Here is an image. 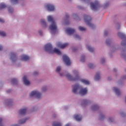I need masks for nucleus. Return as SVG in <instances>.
Instances as JSON below:
<instances>
[{
  "mask_svg": "<svg viewBox=\"0 0 126 126\" xmlns=\"http://www.w3.org/2000/svg\"><path fill=\"white\" fill-rule=\"evenodd\" d=\"M8 12H10V13L13 12V8H12L10 7H9L8 8Z\"/></svg>",
  "mask_w": 126,
  "mask_h": 126,
  "instance_id": "obj_30",
  "label": "nucleus"
},
{
  "mask_svg": "<svg viewBox=\"0 0 126 126\" xmlns=\"http://www.w3.org/2000/svg\"><path fill=\"white\" fill-rule=\"evenodd\" d=\"M32 96H35L37 99H40L41 98V94L37 91H33L30 94V97H32Z\"/></svg>",
  "mask_w": 126,
  "mask_h": 126,
  "instance_id": "obj_6",
  "label": "nucleus"
},
{
  "mask_svg": "<svg viewBox=\"0 0 126 126\" xmlns=\"http://www.w3.org/2000/svg\"><path fill=\"white\" fill-rule=\"evenodd\" d=\"M46 7L49 11H54L55 10V6L51 4H47Z\"/></svg>",
  "mask_w": 126,
  "mask_h": 126,
  "instance_id": "obj_9",
  "label": "nucleus"
},
{
  "mask_svg": "<svg viewBox=\"0 0 126 126\" xmlns=\"http://www.w3.org/2000/svg\"><path fill=\"white\" fill-rule=\"evenodd\" d=\"M74 119L76 120V121H77V122H80L81 120H82V117L80 116V115L79 114H76L74 116Z\"/></svg>",
  "mask_w": 126,
  "mask_h": 126,
  "instance_id": "obj_13",
  "label": "nucleus"
},
{
  "mask_svg": "<svg viewBox=\"0 0 126 126\" xmlns=\"http://www.w3.org/2000/svg\"><path fill=\"white\" fill-rule=\"evenodd\" d=\"M90 103V101L88 100L87 99H84L83 100L81 105H87V104H89Z\"/></svg>",
  "mask_w": 126,
  "mask_h": 126,
  "instance_id": "obj_19",
  "label": "nucleus"
},
{
  "mask_svg": "<svg viewBox=\"0 0 126 126\" xmlns=\"http://www.w3.org/2000/svg\"><path fill=\"white\" fill-rule=\"evenodd\" d=\"M63 59L65 64L67 66L70 65V64H71V62L70 61V59H69V58H68L67 56L63 55Z\"/></svg>",
  "mask_w": 126,
  "mask_h": 126,
  "instance_id": "obj_8",
  "label": "nucleus"
},
{
  "mask_svg": "<svg viewBox=\"0 0 126 126\" xmlns=\"http://www.w3.org/2000/svg\"><path fill=\"white\" fill-rule=\"evenodd\" d=\"M29 59H30L29 56L27 55L22 56V60H23V61H25L26 62L27 61H28Z\"/></svg>",
  "mask_w": 126,
  "mask_h": 126,
  "instance_id": "obj_17",
  "label": "nucleus"
},
{
  "mask_svg": "<svg viewBox=\"0 0 126 126\" xmlns=\"http://www.w3.org/2000/svg\"><path fill=\"white\" fill-rule=\"evenodd\" d=\"M78 89H80L79 92L80 95H85V94H87V89L86 88H81L80 86H79V85L78 84H76L73 86V90H72L73 93H74V94H77Z\"/></svg>",
  "mask_w": 126,
  "mask_h": 126,
  "instance_id": "obj_2",
  "label": "nucleus"
},
{
  "mask_svg": "<svg viewBox=\"0 0 126 126\" xmlns=\"http://www.w3.org/2000/svg\"><path fill=\"white\" fill-rule=\"evenodd\" d=\"M0 126H3L2 125V118H0Z\"/></svg>",
  "mask_w": 126,
  "mask_h": 126,
  "instance_id": "obj_39",
  "label": "nucleus"
},
{
  "mask_svg": "<svg viewBox=\"0 0 126 126\" xmlns=\"http://www.w3.org/2000/svg\"><path fill=\"white\" fill-rule=\"evenodd\" d=\"M108 80H111V79H110L109 77L108 78Z\"/></svg>",
  "mask_w": 126,
  "mask_h": 126,
  "instance_id": "obj_55",
  "label": "nucleus"
},
{
  "mask_svg": "<svg viewBox=\"0 0 126 126\" xmlns=\"http://www.w3.org/2000/svg\"><path fill=\"white\" fill-rule=\"evenodd\" d=\"M78 8H81V7L80 6H78Z\"/></svg>",
  "mask_w": 126,
  "mask_h": 126,
  "instance_id": "obj_57",
  "label": "nucleus"
},
{
  "mask_svg": "<svg viewBox=\"0 0 126 126\" xmlns=\"http://www.w3.org/2000/svg\"><path fill=\"white\" fill-rule=\"evenodd\" d=\"M79 30H80V31H85V30H86V28L82 27H79Z\"/></svg>",
  "mask_w": 126,
  "mask_h": 126,
  "instance_id": "obj_29",
  "label": "nucleus"
},
{
  "mask_svg": "<svg viewBox=\"0 0 126 126\" xmlns=\"http://www.w3.org/2000/svg\"><path fill=\"white\" fill-rule=\"evenodd\" d=\"M41 24H42V25H47V24H46V22H45V20H41Z\"/></svg>",
  "mask_w": 126,
  "mask_h": 126,
  "instance_id": "obj_34",
  "label": "nucleus"
},
{
  "mask_svg": "<svg viewBox=\"0 0 126 126\" xmlns=\"http://www.w3.org/2000/svg\"><path fill=\"white\" fill-rule=\"evenodd\" d=\"M10 103V101H8V103L9 104Z\"/></svg>",
  "mask_w": 126,
  "mask_h": 126,
  "instance_id": "obj_56",
  "label": "nucleus"
},
{
  "mask_svg": "<svg viewBox=\"0 0 126 126\" xmlns=\"http://www.w3.org/2000/svg\"><path fill=\"white\" fill-rule=\"evenodd\" d=\"M114 70H115V69H114Z\"/></svg>",
  "mask_w": 126,
  "mask_h": 126,
  "instance_id": "obj_60",
  "label": "nucleus"
},
{
  "mask_svg": "<svg viewBox=\"0 0 126 126\" xmlns=\"http://www.w3.org/2000/svg\"><path fill=\"white\" fill-rule=\"evenodd\" d=\"M39 33L40 35H42L43 34V32L42 31H39Z\"/></svg>",
  "mask_w": 126,
  "mask_h": 126,
  "instance_id": "obj_43",
  "label": "nucleus"
},
{
  "mask_svg": "<svg viewBox=\"0 0 126 126\" xmlns=\"http://www.w3.org/2000/svg\"><path fill=\"white\" fill-rule=\"evenodd\" d=\"M6 92H7V93H9V92H11V90H9L8 91H7Z\"/></svg>",
  "mask_w": 126,
  "mask_h": 126,
  "instance_id": "obj_49",
  "label": "nucleus"
},
{
  "mask_svg": "<svg viewBox=\"0 0 126 126\" xmlns=\"http://www.w3.org/2000/svg\"><path fill=\"white\" fill-rule=\"evenodd\" d=\"M84 19L87 25H88V26H90V27H93V26H94V25L91 22V20H92L91 17L87 15H85L84 16Z\"/></svg>",
  "mask_w": 126,
  "mask_h": 126,
  "instance_id": "obj_5",
  "label": "nucleus"
},
{
  "mask_svg": "<svg viewBox=\"0 0 126 126\" xmlns=\"http://www.w3.org/2000/svg\"><path fill=\"white\" fill-rule=\"evenodd\" d=\"M68 45V43H65L62 44L61 43L59 42L57 44V46L60 47V48H61V49H64V48H65V47H67Z\"/></svg>",
  "mask_w": 126,
  "mask_h": 126,
  "instance_id": "obj_10",
  "label": "nucleus"
},
{
  "mask_svg": "<svg viewBox=\"0 0 126 126\" xmlns=\"http://www.w3.org/2000/svg\"><path fill=\"white\" fill-rule=\"evenodd\" d=\"M53 126H62V124L59 122H54L53 124Z\"/></svg>",
  "mask_w": 126,
  "mask_h": 126,
  "instance_id": "obj_26",
  "label": "nucleus"
},
{
  "mask_svg": "<svg viewBox=\"0 0 126 126\" xmlns=\"http://www.w3.org/2000/svg\"><path fill=\"white\" fill-rule=\"evenodd\" d=\"M6 35V34L4 32H0V36H1L2 37H5V36Z\"/></svg>",
  "mask_w": 126,
  "mask_h": 126,
  "instance_id": "obj_28",
  "label": "nucleus"
},
{
  "mask_svg": "<svg viewBox=\"0 0 126 126\" xmlns=\"http://www.w3.org/2000/svg\"><path fill=\"white\" fill-rule=\"evenodd\" d=\"M10 59L13 62H15V61L17 60V57H16V55L14 53H11Z\"/></svg>",
  "mask_w": 126,
  "mask_h": 126,
  "instance_id": "obj_14",
  "label": "nucleus"
},
{
  "mask_svg": "<svg viewBox=\"0 0 126 126\" xmlns=\"http://www.w3.org/2000/svg\"><path fill=\"white\" fill-rule=\"evenodd\" d=\"M60 70H61V67L60 66L57 67L56 68L57 72H60Z\"/></svg>",
  "mask_w": 126,
  "mask_h": 126,
  "instance_id": "obj_36",
  "label": "nucleus"
},
{
  "mask_svg": "<svg viewBox=\"0 0 126 126\" xmlns=\"http://www.w3.org/2000/svg\"><path fill=\"white\" fill-rule=\"evenodd\" d=\"M23 82L25 85H30V82L27 80L26 76H24L23 77Z\"/></svg>",
  "mask_w": 126,
  "mask_h": 126,
  "instance_id": "obj_15",
  "label": "nucleus"
},
{
  "mask_svg": "<svg viewBox=\"0 0 126 126\" xmlns=\"http://www.w3.org/2000/svg\"><path fill=\"white\" fill-rule=\"evenodd\" d=\"M83 0V1H85L86 0Z\"/></svg>",
  "mask_w": 126,
  "mask_h": 126,
  "instance_id": "obj_58",
  "label": "nucleus"
},
{
  "mask_svg": "<svg viewBox=\"0 0 126 126\" xmlns=\"http://www.w3.org/2000/svg\"><path fill=\"white\" fill-rule=\"evenodd\" d=\"M123 78H124V79H126V76H124V77H123Z\"/></svg>",
  "mask_w": 126,
  "mask_h": 126,
  "instance_id": "obj_54",
  "label": "nucleus"
},
{
  "mask_svg": "<svg viewBox=\"0 0 126 126\" xmlns=\"http://www.w3.org/2000/svg\"><path fill=\"white\" fill-rule=\"evenodd\" d=\"M11 82L12 84H17V79L13 78L11 80Z\"/></svg>",
  "mask_w": 126,
  "mask_h": 126,
  "instance_id": "obj_25",
  "label": "nucleus"
},
{
  "mask_svg": "<svg viewBox=\"0 0 126 126\" xmlns=\"http://www.w3.org/2000/svg\"><path fill=\"white\" fill-rule=\"evenodd\" d=\"M74 37L76 39H80V36H79V35H78V34H75Z\"/></svg>",
  "mask_w": 126,
  "mask_h": 126,
  "instance_id": "obj_35",
  "label": "nucleus"
},
{
  "mask_svg": "<svg viewBox=\"0 0 126 126\" xmlns=\"http://www.w3.org/2000/svg\"><path fill=\"white\" fill-rule=\"evenodd\" d=\"M118 29H120V27L118 28Z\"/></svg>",
  "mask_w": 126,
  "mask_h": 126,
  "instance_id": "obj_59",
  "label": "nucleus"
},
{
  "mask_svg": "<svg viewBox=\"0 0 126 126\" xmlns=\"http://www.w3.org/2000/svg\"><path fill=\"white\" fill-rule=\"evenodd\" d=\"M109 120V122H113V118H110Z\"/></svg>",
  "mask_w": 126,
  "mask_h": 126,
  "instance_id": "obj_47",
  "label": "nucleus"
},
{
  "mask_svg": "<svg viewBox=\"0 0 126 126\" xmlns=\"http://www.w3.org/2000/svg\"><path fill=\"white\" fill-rule=\"evenodd\" d=\"M2 50V47L0 45V51H1Z\"/></svg>",
  "mask_w": 126,
  "mask_h": 126,
  "instance_id": "obj_50",
  "label": "nucleus"
},
{
  "mask_svg": "<svg viewBox=\"0 0 126 126\" xmlns=\"http://www.w3.org/2000/svg\"><path fill=\"white\" fill-rule=\"evenodd\" d=\"M60 76H63V74L61 73V74H60Z\"/></svg>",
  "mask_w": 126,
  "mask_h": 126,
  "instance_id": "obj_53",
  "label": "nucleus"
},
{
  "mask_svg": "<svg viewBox=\"0 0 126 126\" xmlns=\"http://www.w3.org/2000/svg\"><path fill=\"white\" fill-rule=\"evenodd\" d=\"M42 91H43V92H45V91H46V90H47V87H44L42 88Z\"/></svg>",
  "mask_w": 126,
  "mask_h": 126,
  "instance_id": "obj_41",
  "label": "nucleus"
},
{
  "mask_svg": "<svg viewBox=\"0 0 126 126\" xmlns=\"http://www.w3.org/2000/svg\"><path fill=\"white\" fill-rule=\"evenodd\" d=\"M89 68H94V67H95V66L92 63H89Z\"/></svg>",
  "mask_w": 126,
  "mask_h": 126,
  "instance_id": "obj_32",
  "label": "nucleus"
},
{
  "mask_svg": "<svg viewBox=\"0 0 126 126\" xmlns=\"http://www.w3.org/2000/svg\"><path fill=\"white\" fill-rule=\"evenodd\" d=\"M66 32L68 35H71V34H73V33L75 32V30L73 29L68 28L66 29Z\"/></svg>",
  "mask_w": 126,
  "mask_h": 126,
  "instance_id": "obj_11",
  "label": "nucleus"
},
{
  "mask_svg": "<svg viewBox=\"0 0 126 126\" xmlns=\"http://www.w3.org/2000/svg\"><path fill=\"white\" fill-rule=\"evenodd\" d=\"M122 46H126V41H124L121 42Z\"/></svg>",
  "mask_w": 126,
  "mask_h": 126,
  "instance_id": "obj_37",
  "label": "nucleus"
},
{
  "mask_svg": "<svg viewBox=\"0 0 126 126\" xmlns=\"http://www.w3.org/2000/svg\"><path fill=\"white\" fill-rule=\"evenodd\" d=\"M99 79H100V72H97L94 77L95 80H99Z\"/></svg>",
  "mask_w": 126,
  "mask_h": 126,
  "instance_id": "obj_21",
  "label": "nucleus"
},
{
  "mask_svg": "<svg viewBox=\"0 0 126 126\" xmlns=\"http://www.w3.org/2000/svg\"><path fill=\"white\" fill-rule=\"evenodd\" d=\"M27 111V108H24L22 109L19 110V115H21V116H23L26 114V112Z\"/></svg>",
  "mask_w": 126,
  "mask_h": 126,
  "instance_id": "obj_12",
  "label": "nucleus"
},
{
  "mask_svg": "<svg viewBox=\"0 0 126 126\" xmlns=\"http://www.w3.org/2000/svg\"><path fill=\"white\" fill-rule=\"evenodd\" d=\"M0 22H1L2 23H3V22H4V20L0 18Z\"/></svg>",
  "mask_w": 126,
  "mask_h": 126,
  "instance_id": "obj_44",
  "label": "nucleus"
},
{
  "mask_svg": "<svg viewBox=\"0 0 126 126\" xmlns=\"http://www.w3.org/2000/svg\"><path fill=\"white\" fill-rule=\"evenodd\" d=\"M85 56H83L81 57V62H85Z\"/></svg>",
  "mask_w": 126,
  "mask_h": 126,
  "instance_id": "obj_33",
  "label": "nucleus"
},
{
  "mask_svg": "<svg viewBox=\"0 0 126 126\" xmlns=\"http://www.w3.org/2000/svg\"><path fill=\"white\" fill-rule=\"evenodd\" d=\"M74 74L75 76V78H73L71 76V75L69 74H67L66 75V77L69 80H71L72 81H76V80H78L79 79V76L78 75V72L76 70H74L73 71Z\"/></svg>",
  "mask_w": 126,
  "mask_h": 126,
  "instance_id": "obj_4",
  "label": "nucleus"
},
{
  "mask_svg": "<svg viewBox=\"0 0 126 126\" xmlns=\"http://www.w3.org/2000/svg\"><path fill=\"white\" fill-rule=\"evenodd\" d=\"M86 48L89 52H91V53H93V52H94V48L89 46L88 45H86Z\"/></svg>",
  "mask_w": 126,
  "mask_h": 126,
  "instance_id": "obj_20",
  "label": "nucleus"
},
{
  "mask_svg": "<svg viewBox=\"0 0 126 126\" xmlns=\"http://www.w3.org/2000/svg\"><path fill=\"white\" fill-rule=\"evenodd\" d=\"M113 90L115 92L116 95L118 96H119V95H121V92L120 91V90L117 88L116 87L113 88Z\"/></svg>",
  "mask_w": 126,
  "mask_h": 126,
  "instance_id": "obj_16",
  "label": "nucleus"
},
{
  "mask_svg": "<svg viewBox=\"0 0 126 126\" xmlns=\"http://www.w3.org/2000/svg\"><path fill=\"white\" fill-rule=\"evenodd\" d=\"M65 17H66V19H67L68 18H69V16L68 15H66Z\"/></svg>",
  "mask_w": 126,
  "mask_h": 126,
  "instance_id": "obj_48",
  "label": "nucleus"
},
{
  "mask_svg": "<svg viewBox=\"0 0 126 126\" xmlns=\"http://www.w3.org/2000/svg\"><path fill=\"white\" fill-rule=\"evenodd\" d=\"M106 44L107 45V46H109L111 44V40L108 39H106Z\"/></svg>",
  "mask_w": 126,
  "mask_h": 126,
  "instance_id": "obj_31",
  "label": "nucleus"
},
{
  "mask_svg": "<svg viewBox=\"0 0 126 126\" xmlns=\"http://www.w3.org/2000/svg\"><path fill=\"white\" fill-rule=\"evenodd\" d=\"M81 81L82 82V83H84V84H86V85H89L90 84L89 81L86 80V79H82L81 80Z\"/></svg>",
  "mask_w": 126,
  "mask_h": 126,
  "instance_id": "obj_22",
  "label": "nucleus"
},
{
  "mask_svg": "<svg viewBox=\"0 0 126 126\" xmlns=\"http://www.w3.org/2000/svg\"><path fill=\"white\" fill-rule=\"evenodd\" d=\"M45 51L46 52H48L50 54H54L55 53V54H57V55H59V56H61L62 55V52L58 49L55 48L53 50V46H52V44L50 43H48L45 45L44 47Z\"/></svg>",
  "mask_w": 126,
  "mask_h": 126,
  "instance_id": "obj_1",
  "label": "nucleus"
},
{
  "mask_svg": "<svg viewBox=\"0 0 126 126\" xmlns=\"http://www.w3.org/2000/svg\"><path fill=\"white\" fill-rule=\"evenodd\" d=\"M104 118H105V116L101 115L99 117V120H103V119H104Z\"/></svg>",
  "mask_w": 126,
  "mask_h": 126,
  "instance_id": "obj_38",
  "label": "nucleus"
},
{
  "mask_svg": "<svg viewBox=\"0 0 126 126\" xmlns=\"http://www.w3.org/2000/svg\"><path fill=\"white\" fill-rule=\"evenodd\" d=\"M118 35L121 38V39H126V35H125V34H124V33L119 32L118 33Z\"/></svg>",
  "mask_w": 126,
  "mask_h": 126,
  "instance_id": "obj_18",
  "label": "nucleus"
},
{
  "mask_svg": "<svg viewBox=\"0 0 126 126\" xmlns=\"http://www.w3.org/2000/svg\"><path fill=\"white\" fill-rule=\"evenodd\" d=\"M99 109V106L97 105H94L92 107V109L93 111H96Z\"/></svg>",
  "mask_w": 126,
  "mask_h": 126,
  "instance_id": "obj_23",
  "label": "nucleus"
},
{
  "mask_svg": "<svg viewBox=\"0 0 126 126\" xmlns=\"http://www.w3.org/2000/svg\"><path fill=\"white\" fill-rule=\"evenodd\" d=\"M104 35L105 36H107L108 35V32L106 31L104 32Z\"/></svg>",
  "mask_w": 126,
  "mask_h": 126,
  "instance_id": "obj_45",
  "label": "nucleus"
},
{
  "mask_svg": "<svg viewBox=\"0 0 126 126\" xmlns=\"http://www.w3.org/2000/svg\"><path fill=\"white\" fill-rule=\"evenodd\" d=\"M11 1L14 3H17L18 2V0H11Z\"/></svg>",
  "mask_w": 126,
  "mask_h": 126,
  "instance_id": "obj_40",
  "label": "nucleus"
},
{
  "mask_svg": "<svg viewBox=\"0 0 126 126\" xmlns=\"http://www.w3.org/2000/svg\"><path fill=\"white\" fill-rule=\"evenodd\" d=\"M76 51V49H73V52H75Z\"/></svg>",
  "mask_w": 126,
  "mask_h": 126,
  "instance_id": "obj_52",
  "label": "nucleus"
},
{
  "mask_svg": "<svg viewBox=\"0 0 126 126\" xmlns=\"http://www.w3.org/2000/svg\"><path fill=\"white\" fill-rule=\"evenodd\" d=\"M48 21L49 22H52L51 25L49 27V29L53 32V34H55L57 31L58 29L57 28V25L54 21V19L51 16H49L47 18Z\"/></svg>",
  "mask_w": 126,
  "mask_h": 126,
  "instance_id": "obj_3",
  "label": "nucleus"
},
{
  "mask_svg": "<svg viewBox=\"0 0 126 126\" xmlns=\"http://www.w3.org/2000/svg\"><path fill=\"white\" fill-rule=\"evenodd\" d=\"M101 63H105V59H102L101 60Z\"/></svg>",
  "mask_w": 126,
  "mask_h": 126,
  "instance_id": "obj_42",
  "label": "nucleus"
},
{
  "mask_svg": "<svg viewBox=\"0 0 126 126\" xmlns=\"http://www.w3.org/2000/svg\"><path fill=\"white\" fill-rule=\"evenodd\" d=\"M37 74H38V72H34L33 73V75H37Z\"/></svg>",
  "mask_w": 126,
  "mask_h": 126,
  "instance_id": "obj_46",
  "label": "nucleus"
},
{
  "mask_svg": "<svg viewBox=\"0 0 126 126\" xmlns=\"http://www.w3.org/2000/svg\"><path fill=\"white\" fill-rule=\"evenodd\" d=\"M27 119H22L19 121V124H21V125H22V124H24L26 122Z\"/></svg>",
  "mask_w": 126,
  "mask_h": 126,
  "instance_id": "obj_27",
  "label": "nucleus"
},
{
  "mask_svg": "<svg viewBox=\"0 0 126 126\" xmlns=\"http://www.w3.org/2000/svg\"><path fill=\"white\" fill-rule=\"evenodd\" d=\"M5 7H6V5H5L4 3H1L0 4V9L5 8Z\"/></svg>",
  "mask_w": 126,
  "mask_h": 126,
  "instance_id": "obj_24",
  "label": "nucleus"
},
{
  "mask_svg": "<svg viewBox=\"0 0 126 126\" xmlns=\"http://www.w3.org/2000/svg\"><path fill=\"white\" fill-rule=\"evenodd\" d=\"M99 6V2L97 0H95L94 3H91V7L93 10H97Z\"/></svg>",
  "mask_w": 126,
  "mask_h": 126,
  "instance_id": "obj_7",
  "label": "nucleus"
},
{
  "mask_svg": "<svg viewBox=\"0 0 126 126\" xmlns=\"http://www.w3.org/2000/svg\"><path fill=\"white\" fill-rule=\"evenodd\" d=\"M65 126H70V125H69V124H67L65 125Z\"/></svg>",
  "mask_w": 126,
  "mask_h": 126,
  "instance_id": "obj_51",
  "label": "nucleus"
}]
</instances>
